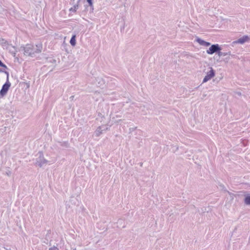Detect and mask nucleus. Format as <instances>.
Listing matches in <instances>:
<instances>
[{
	"label": "nucleus",
	"mask_w": 250,
	"mask_h": 250,
	"mask_svg": "<svg viewBox=\"0 0 250 250\" xmlns=\"http://www.w3.org/2000/svg\"><path fill=\"white\" fill-rule=\"evenodd\" d=\"M24 54L25 55L33 57L35 54H38L42 52V45L38 44L34 47L32 44H26L23 47Z\"/></svg>",
	"instance_id": "nucleus-1"
},
{
	"label": "nucleus",
	"mask_w": 250,
	"mask_h": 250,
	"mask_svg": "<svg viewBox=\"0 0 250 250\" xmlns=\"http://www.w3.org/2000/svg\"><path fill=\"white\" fill-rule=\"evenodd\" d=\"M36 162L35 165L41 167L43 165H46L48 161L46 160L42 151H39L36 155Z\"/></svg>",
	"instance_id": "nucleus-2"
},
{
	"label": "nucleus",
	"mask_w": 250,
	"mask_h": 250,
	"mask_svg": "<svg viewBox=\"0 0 250 250\" xmlns=\"http://www.w3.org/2000/svg\"><path fill=\"white\" fill-rule=\"evenodd\" d=\"M11 83L9 80H7L5 83L2 85L1 90H0V99L2 98L7 93L8 90L11 86Z\"/></svg>",
	"instance_id": "nucleus-3"
},
{
	"label": "nucleus",
	"mask_w": 250,
	"mask_h": 250,
	"mask_svg": "<svg viewBox=\"0 0 250 250\" xmlns=\"http://www.w3.org/2000/svg\"><path fill=\"white\" fill-rule=\"evenodd\" d=\"M221 50V48L218 44H214L211 45L208 50H207V53L208 54L212 55L215 53L218 54L219 51Z\"/></svg>",
	"instance_id": "nucleus-4"
},
{
	"label": "nucleus",
	"mask_w": 250,
	"mask_h": 250,
	"mask_svg": "<svg viewBox=\"0 0 250 250\" xmlns=\"http://www.w3.org/2000/svg\"><path fill=\"white\" fill-rule=\"evenodd\" d=\"M215 76V71L212 68L207 73L206 76L204 77L203 83H206Z\"/></svg>",
	"instance_id": "nucleus-5"
},
{
	"label": "nucleus",
	"mask_w": 250,
	"mask_h": 250,
	"mask_svg": "<svg viewBox=\"0 0 250 250\" xmlns=\"http://www.w3.org/2000/svg\"><path fill=\"white\" fill-rule=\"evenodd\" d=\"M94 84L98 87L103 88L105 84V81L102 77L95 78Z\"/></svg>",
	"instance_id": "nucleus-6"
},
{
	"label": "nucleus",
	"mask_w": 250,
	"mask_h": 250,
	"mask_svg": "<svg viewBox=\"0 0 250 250\" xmlns=\"http://www.w3.org/2000/svg\"><path fill=\"white\" fill-rule=\"evenodd\" d=\"M250 40V38L247 35H245L242 37L238 39L237 40L232 42V44H234L236 43L243 44L245 42H248Z\"/></svg>",
	"instance_id": "nucleus-7"
},
{
	"label": "nucleus",
	"mask_w": 250,
	"mask_h": 250,
	"mask_svg": "<svg viewBox=\"0 0 250 250\" xmlns=\"http://www.w3.org/2000/svg\"><path fill=\"white\" fill-rule=\"evenodd\" d=\"M195 41L201 45L204 46H208L210 45V43L209 42H207L201 38L196 37Z\"/></svg>",
	"instance_id": "nucleus-8"
},
{
	"label": "nucleus",
	"mask_w": 250,
	"mask_h": 250,
	"mask_svg": "<svg viewBox=\"0 0 250 250\" xmlns=\"http://www.w3.org/2000/svg\"><path fill=\"white\" fill-rule=\"evenodd\" d=\"M244 203L246 205H250V195L247 194L245 195L244 198Z\"/></svg>",
	"instance_id": "nucleus-9"
},
{
	"label": "nucleus",
	"mask_w": 250,
	"mask_h": 250,
	"mask_svg": "<svg viewBox=\"0 0 250 250\" xmlns=\"http://www.w3.org/2000/svg\"><path fill=\"white\" fill-rule=\"evenodd\" d=\"M103 132L102 127L100 126L97 128L95 131V135L96 136L98 137L100 136V135L102 134Z\"/></svg>",
	"instance_id": "nucleus-10"
},
{
	"label": "nucleus",
	"mask_w": 250,
	"mask_h": 250,
	"mask_svg": "<svg viewBox=\"0 0 250 250\" xmlns=\"http://www.w3.org/2000/svg\"><path fill=\"white\" fill-rule=\"evenodd\" d=\"M76 35H73L70 39V44L73 46H74L75 45H76Z\"/></svg>",
	"instance_id": "nucleus-11"
},
{
	"label": "nucleus",
	"mask_w": 250,
	"mask_h": 250,
	"mask_svg": "<svg viewBox=\"0 0 250 250\" xmlns=\"http://www.w3.org/2000/svg\"><path fill=\"white\" fill-rule=\"evenodd\" d=\"M218 55L219 56H226L227 55H230L231 54H230V51L224 52H222L220 50L218 52Z\"/></svg>",
	"instance_id": "nucleus-12"
},
{
	"label": "nucleus",
	"mask_w": 250,
	"mask_h": 250,
	"mask_svg": "<svg viewBox=\"0 0 250 250\" xmlns=\"http://www.w3.org/2000/svg\"><path fill=\"white\" fill-rule=\"evenodd\" d=\"M58 143L62 147L67 148L69 146V144L68 142H58Z\"/></svg>",
	"instance_id": "nucleus-13"
},
{
	"label": "nucleus",
	"mask_w": 250,
	"mask_h": 250,
	"mask_svg": "<svg viewBox=\"0 0 250 250\" xmlns=\"http://www.w3.org/2000/svg\"><path fill=\"white\" fill-rule=\"evenodd\" d=\"M78 8H79L78 4H75L73 6V7H71V8L69 9V11L70 12H76V11L78 9Z\"/></svg>",
	"instance_id": "nucleus-14"
},
{
	"label": "nucleus",
	"mask_w": 250,
	"mask_h": 250,
	"mask_svg": "<svg viewBox=\"0 0 250 250\" xmlns=\"http://www.w3.org/2000/svg\"><path fill=\"white\" fill-rule=\"evenodd\" d=\"M101 126L102 127L103 132L105 131L108 129V127L106 125H102Z\"/></svg>",
	"instance_id": "nucleus-15"
},
{
	"label": "nucleus",
	"mask_w": 250,
	"mask_h": 250,
	"mask_svg": "<svg viewBox=\"0 0 250 250\" xmlns=\"http://www.w3.org/2000/svg\"><path fill=\"white\" fill-rule=\"evenodd\" d=\"M0 67H1L2 68H4V69H8L7 66L5 64H4L3 63H2V64H1Z\"/></svg>",
	"instance_id": "nucleus-16"
},
{
	"label": "nucleus",
	"mask_w": 250,
	"mask_h": 250,
	"mask_svg": "<svg viewBox=\"0 0 250 250\" xmlns=\"http://www.w3.org/2000/svg\"><path fill=\"white\" fill-rule=\"evenodd\" d=\"M3 73H4L6 75V80H9V74L8 72H7V71H5L4 70Z\"/></svg>",
	"instance_id": "nucleus-17"
},
{
	"label": "nucleus",
	"mask_w": 250,
	"mask_h": 250,
	"mask_svg": "<svg viewBox=\"0 0 250 250\" xmlns=\"http://www.w3.org/2000/svg\"><path fill=\"white\" fill-rule=\"evenodd\" d=\"M49 250H59L58 248L55 246H53L49 249Z\"/></svg>",
	"instance_id": "nucleus-18"
},
{
	"label": "nucleus",
	"mask_w": 250,
	"mask_h": 250,
	"mask_svg": "<svg viewBox=\"0 0 250 250\" xmlns=\"http://www.w3.org/2000/svg\"><path fill=\"white\" fill-rule=\"evenodd\" d=\"M87 1L88 3L89 6H93L92 0H87Z\"/></svg>",
	"instance_id": "nucleus-19"
},
{
	"label": "nucleus",
	"mask_w": 250,
	"mask_h": 250,
	"mask_svg": "<svg viewBox=\"0 0 250 250\" xmlns=\"http://www.w3.org/2000/svg\"><path fill=\"white\" fill-rule=\"evenodd\" d=\"M4 70L2 68H0V72H4Z\"/></svg>",
	"instance_id": "nucleus-20"
},
{
	"label": "nucleus",
	"mask_w": 250,
	"mask_h": 250,
	"mask_svg": "<svg viewBox=\"0 0 250 250\" xmlns=\"http://www.w3.org/2000/svg\"><path fill=\"white\" fill-rule=\"evenodd\" d=\"M80 0H78L77 1V4H78V5H79V2H80Z\"/></svg>",
	"instance_id": "nucleus-21"
},
{
	"label": "nucleus",
	"mask_w": 250,
	"mask_h": 250,
	"mask_svg": "<svg viewBox=\"0 0 250 250\" xmlns=\"http://www.w3.org/2000/svg\"><path fill=\"white\" fill-rule=\"evenodd\" d=\"M2 62L1 61V60H0V66L1 65V64H2Z\"/></svg>",
	"instance_id": "nucleus-22"
},
{
	"label": "nucleus",
	"mask_w": 250,
	"mask_h": 250,
	"mask_svg": "<svg viewBox=\"0 0 250 250\" xmlns=\"http://www.w3.org/2000/svg\"><path fill=\"white\" fill-rule=\"evenodd\" d=\"M4 44H8V43H7V41H5V42H4Z\"/></svg>",
	"instance_id": "nucleus-23"
},
{
	"label": "nucleus",
	"mask_w": 250,
	"mask_h": 250,
	"mask_svg": "<svg viewBox=\"0 0 250 250\" xmlns=\"http://www.w3.org/2000/svg\"><path fill=\"white\" fill-rule=\"evenodd\" d=\"M52 61H53V62H56V60H54V59H52Z\"/></svg>",
	"instance_id": "nucleus-24"
},
{
	"label": "nucleus",
	"mask_w": 250,
	"mask_h": 250,
	"mask_svg": "<svg viewBox=\"0 0 250 250\" xmlns=\"http://www.w3.org/2000/svg\"><path fill=\"white\" fill-rule=\"evenodd\" d=\"M71 1H74L75 0H70Z\"/></svg>",
	"instance_id": "nucleus-25"
}]
</instances>
